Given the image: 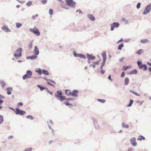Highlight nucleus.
Listing matches in <instances>:
<instances>
[{
	"instance_id": "obj_21",
	"label": "nucleus",
	"mask_w": 151,
	"mask_h": 151,
	"mask_svg": "<svg viewBox=\"0 0 151 151\" xmlns=\"http://www.w3.org/2000/svg\"><path fill=\"white\" fill-rule=\"evenodd\" d=\"M102 57H103V60H106V53L105 52H103L102 53Z\"/></svg>"
},
{
	"instance_id": "obj_58",
	"label": "nucleus",
	"mask_w": 151,
	"mask_h": 151,
	"mask_svg": "<svg viewBox=\"0 0 151 151\" xmlns=\"http://www.w3.org/2000/svg\"><path fill=\"white\" fill-rule=\"evenodd\" d=\"M23 105V104L22 102H20L17 104V105L18 106H22Z\"/></svg>"
},
{
	"instance_id": "obj_16",
	"label": "nucleus",
	"mask_w": 151,
	"mask_h": 151,
	"mask_svg": "<svg viewBox=\"0 0 151 151\" xmlns=\"http://www.w3.org/2000/svg\"><path fill=\"white\" fill-rule=\"evenodd\" d=\"M6 90L7 91V94L8 95H10L12 94V93L11 92V91H12V88L11 87H8L6 88Z\"/></svg>"
},
{
	"instance_id": "obj_38",
	"label": "nucleus",
	"mask_w": 151,
	"mask_h": 151,
	"mask_svg": "<svg viewBox=\"0 0 151 151\" xmlns=\"http://www.w3.org/2000/svg\"><path fill=\"white\" fill-rule=\"evenodd\" d=\"M148 40L147 39H143L140 40V42L143 43H145Z\"/></svg>"
},
{
	"instance_id": "obj_9",
	"label": "nucleus",
	"mask_w": 151,
	"mask_h": 151,
	"mask_svg": "<svg viewBox=\"0 0 151 151\" xmlns=\"http://www.w3.org/2000/svg\"><path fill=\"white\" fill-rule=\"evenodd\" d=\"M62 95V92L61 91L59 90L57 91L56 93L55 94V96L57 97V99H58L59 97Z\"/></svg>"
},
{
	"instance_id": "obj_53",
	"label": "nucleus",
	"mask_w": 151,
	"mask_h": 151,
	"mask_svg": "<svg viewBox=\"0 0 151 151\" xmlns=\"http://www.w3.org/2000/svg\"><path fill=\"white\" fill-rule=\"evenodd\" d=\"M137 63L138 66H139V65H140L141 64H142V62H141L139 61H138L137 62Z\"/></svg>"
},
{
	"instance_id": "obj_39",
	"label": "nucleus",
	"mask_w": 151,
	"mask_h": 151,
	"mask_svg": "<svg viewBox=\"0 0 151 151\" xmlns=\"http://www.w3.org/2000/svg\"><path fill=\"white\" fill-rule=\"evenodd\" d=\"M32 1H29L26 4L28 6H30L32 4Z\"/></svg>"
},
{
	"instance_id": "obj_41",
	"label": "nucleus",
	"mask_w": 151,
	"mask_h": 151,
	"mask_svg": "<svg viewBox=\"0 0 151 151\" xmlns=\"http://www.w3.org/2000/svg\"><path fill=\"white\" fill-rule=\"evenodd\" d=\"M32 149V148H26L23 151H31Z\"/></svg>"
},
{
	"instance_id": "obj_61",
	"label": "nucleus",
	"mask_w": 151,
	"mask_h": 151,
	"mask_svg": "<svg viewBox=\"0 0 151 151\" xmlns=\"http://www.w3.org/2000/svg\"><path fill=\"white\" fill-rule=\"evenodd\" d=\"M123 41V39L122 38H121L120 40H119L118 42H117V43H118L119 42H121Z\"/></svg>"
},
{
	"instance_id": "obj_20",
	"label": "nucleus",
	"mask_w": 151,
	"mask_h": 151,
	"mask_svg": "<svg viewBox=\"0 0 151 151\" xmlns=\"http://www.w3.org/2000/svg\"><path fill=\"white\" fill-rule=\"evenodd\" d=\"M112 24L115 28H117L119 27V24L118 22H114Z\"/></svg>"
},
{
	"instance_id": "obj_6",
	"label": "nucleus",
	"mask_w": 151,
	"mask_h": 151,
	"mask_svg": "<svg viewBox=\"0 0 151 151\" xmlns=\"http://www.w3.org/2000/svg\"><path fill=\"white\" fill-rule=\"evenodd\" d=\"M73 54L75 57H79L81 58L85 59H86V57L84 55L81 53H77L75 51H73Z\"/></svg>"
},
{
	"instance_id": "obj_29",
	"label": "nucleus",
	"mask_w": 151,
	"mask_h": 151,
	"mask_svg": "<svg viewBox=\"0 0 151 151\" xmlns=\"http://www.w3.org/2000/svg\"><path fill=\"white\" fill-rule=\"evenodd\" d=\"M137 73V70L136 69L134 70L129 72L130 74H136Z\"/></svg>"
},
{
	"instance_id": "obj_49",
	"label": "nucleus",
	"mask_w": 151,
	"mask_h": 151,
	"mask_svg": "<svg viewBox=\"0 0 151 151\" xmlns=\"http://www.w3.org/2000/svg\"><path fill=\"white\" fill-rule=\"evenodd\" d=\"M111 31H113L114 30V28L115 27L112 24H111Z\"/></svg>"
},
{
	"instance_id": "obj_13",
	"label": "nucleus",
	"mask_w": 151,
	"mask_h": 151,
	"mask_svg": "<svg viewBox=\"0 0 151 151\" xmlns=\"http://www.w3.org/2000/svg\"><path fill=\"white\" fill-rule=\"evenodd\" d=\"M92 119L93 121V123L95 127V129H99V125H97V122H96L95 119L93 117L92 118Z\"/></svg>"
},
{
	"instance_id": "obj_60",
	"label": "nucleus",
	"mask_w": 151,
	"mask_h": 151,
	"mask_svg": "<svg viewBox=\"0 0 151 151\" xmlns=\"http://www.w3.org/2000/svg\"><path fill=\"white\" fill-rule=\"evenodd\" d=\"M89 66L90 67H93V68H94L95 67V66L93 64H90V65Z\"/></svg>"
},
{
	"instance_id": "obj_3",
	"label": "nucleus",
	"mask_w": 151,
	"mask_h": 151,
	"mask_svg": "<svg viewBox=\"0 0 151 151\" xmlns=\"http://www.w3.org/2000/svg\"><path fill=\"white\" fill-rule=\"evenodd\" d=\"M22 49L21 47L19 48L15 52V53L14 54V56L15 58L17 57H20L22 56Z\"/></svg>"
},
{
	"instance_id": "obj_14",
	"label": "nucleus",
	"mask_w": 151,
	"mask_h": 151,
	"mask_svg": "<svg viewBox=\"0 0 151 151\" xmlns=\"http://www.w3.org/2000/svg\"><path fill=\"white\" fill-rule=\"evenodd\" d=\"M34 55H35L37 56L39 54V51L38 48L37 46L35 47L34 50Z\"/></svg>"
},
{
	"instance_id": "obj_62",
	"label": "nucleus",
	"mask_w": 151,
	"mask_h": 151,
	"mask_svg": "<svg viewBox=\"0 0 151 151\" xmlns=\"http://www.w3.org/2000/svg\"><path fill=\"white\" fill-rule=\"evenodd\" d=\"M49 80L52 83H53L55 84H56V82L53 80H50V79H49Z\"/></svg>"
},
{
	"instance_id": "obj_56",
	"label": "nucleus",
	"mask_w": 151,
	"mask_h": 151,
	"mask_svg": "<svg viewBox=\"0 0 151 151\" xmlns=\"http://www.w3.org/2000/svg\"><path fill=\"white\" fill-rule=\"evenodd\" d=\"M76 12H79V14H82V11L80 9H78L76 11Z\"/></svg>"
},
{
	"instance_id": "obj_55",
	"label": "nucleus",
	"mask_w": 151,
	"mask_h": 151,
	"mask_svg": "<svg viewBox=\"0 0 151 151\" xmlns=\"http://www.w3.org/2000/svg\"><path fill=\"white\" fill-rule=\"evenodd\" d=\"M144 65H142V64H141L140 65H139V68L140 69H142L143 68Z\"/></svg>"
},
{
	"instance_id": "obj_12",
	"label": "nucleus",
	"mask_w": 151,
	"mask_h": 151,
	"mask_svg": "<svg viewBox=\"0 0 151 151\" xmlns=\"http://www.w3.org/2000/svg\"><path fill=\"white\" fill-rule=\"evenodd\" d=\"M130 141L131 144L134 146H136L137 145V143L136 142V139L134 137L131 138L130 139Z\"/></svg>"
},
{
	"instance_id": "obj_36",
	"label": "nucleus",
	"mask_w": 151,
	"mask_h": 151,
	"mask_svg": "<svg viewBox=\"0 0 151 151\" xmlns=\"http://www.w3.org/2000/svg\"><path fill=\"white\" fill-rule=\"evenodd\" d=\"M97 100L100 102H101L102 103H105V101L104 99H97Z\"/></svg>"
},
{
	"instance_id": "obj_25",
	"label": "nucleus",
	"mask_w": 151,
	"mask_h": 151,
	"mask_svg": "<svg viewBox=\"0 0 151 151\" xmlns=\"http://www.w3.org/2000/svg\"><path fill=\"white\" fill-rule=\"evenodd\" d=\"M142 139L145 140V138L144 137L141 135L139 136L137 138L138 140H139L140 141H142Z\"/></svg>"
},
{
	"instance_id": "obj_57",
	"label": "nucleus",
	"mask_w": 151,
	"mask_h": 151,
	"mask_svg": "<svg viewBox=\"0 0 151 151\" xmlns=\"http://www.w3.org/2000/svg\"><path fill=\"white\" fill-rule=\"evenodd\" d=\"M105 70H101L100 71V73H101L102 74H104L105 73Z\"/></svg>"
},
{
	"instance_id": "obj_15",
	"label": "nucleus",
	"mask_w": 151,
	"mask_h": 151,
	"mask_svg": "<svg viewBox=\"0 0 151 151\" xmlns=\"http://www.w3.org/2000/svg\"><path fill=\"white\" fill-rule=\"evenodd\" d=\"M87 17L91 21H94L95 20V18L92 14H88L87 15Z\"/></svg>"
},
{
	"instance_id": "obj_52",
	"label": "nucleus",
	"mask_w": 151,
	"mask_h": 151,
	"mask_svg": "<svg viewBox=\"0 0 151 151\" xmlns=\"http://www.w3.org/2000/svg\"><path fill=\"white\" fill-rule=\"evenodd\" d=\"M124 76H125V73L124 72H123L122 73V74H121V77L123 78L124 77Z\"/></svg>"
},
{
	"instance_id": "obj_34",
	"label": "nucleus",
	"mask_w": 151,
	"mask_h": 151,
	"mask_svg": "<svg viewBox=\"0 0 151 151\" xmlns=\"http://www.w3.org/2000/svg\"><path fill=\"white\" fill-rule=\"evenodd\" d=\"M16 24L17 28H19L22 26V24L19 23H17Z\"/></svg>"
},
{
	"instance_id": "obj_27",
	"label": "nucleus",
	"mask_w": 151,
	"mask_h": 151,
	"mask_svg": "<svg viewBox=\"0 0 151 151\" xmlns=\"http://www.w3.org/2000/svg\"><path fill=\"white\" fill-rule=\"evenodd\" d=\"M122 126L123 128H129V125L128 124H125L122 123Z\"/></svg>"
},
{
	"instance_id": "obj_54",
	"label": "nucleus",
	"mask_w": 151,
	"mask_h": 151,
	"mask_svg": "<svg viewBox=\"0 0 151 151\" xmlns=\"http://www.w3.org/2000/svg\"><path fill=\"white\" fill-rule=\"evenodd\" d=\"M124 57H123L122 58H120L119 59V61L120 62H122L124 60Z\"/></svg>"
},
{
	"instance_id": "obj_59",
	"label": "nucleus",
	"mask_w": 151,
	"mask_h": 151,
	"mask_svg": "<svg viewBox=\"0 0 151 151\" xmlns=\"http://www.w3.org/2000/svg\"><path fill=\"white\" fill-rule=\"evenodd\" d=\"M108 78L109 80H110L111 81H112V79H111V75H109V76H108Z\"/></svg>"
},
{
	"instance_id": "obj_32",
	"label": "nucleus",
	"mask_w": 151,
	"mask_h": 151,
	"mask_svg": "<svg viewBox=\"0 0 151 151\" xmlns=\"http://www.w3.org/2000/svg\"><path fill=\"white\" fill-rule=\"evenodd\" d=\"M4 122L3 116H0V124H2Z\"/></svg>"
},
{
	"instance_id": "obj_31",
	"label": "nucleus",
	"mask_w": 151,
	"mask_h": 151,
	"mask_svg": "<svg viewBox=\"0 0 151 151\" xmlns=\"http://www.w3.org/2000/svg\"><path fill=\"white\" fill-rule=\"evenodd\" d=\"M122 20H123L125 24H128L129 23V21L128 20H127L124 17H122Z\"/></svg>"
},
{
	"instance_id": "obj_44",
	"label": "nucleus",
	"mask_w": 151,
	"mask_h": 151,
	"mask_svg": "<svg viewBox=\"0 0 151 151\" xmlns=\"http://www.w3.org/2000/svg\"><path fill=\"white\" fill-rule=\"evenodd\" d=\"M47 0H42L41 1L43 4H46L47 1Z\"/></svg>"
},
{
	"instance_id": "obj_26",
	"label": "nucleus",
	"mask_w": 151,
	"mask_h": 151,
	"mask_svg": "<svg viewBox=\"0 0 151 151\" xmlns=\"http://www.w3.org/2000/svg\"><path fill=\"white\" fill-rule=\"evenodd\" d=\"M124 44L123 43H122L119 45L118 47V49L121 50L122 49V48L124 47Z\"/></svg>"
},
{
	"instance_id": "obj_30",
	"label": "nucleus",
	"mask_w": 151,
	"mask_h": 151,
	"mask_svg": "<svg viewBox=\"0 0 151 151\" xmlns=\"http://www.w3.org/2000/svg\"><path fill=\"white\" fill-rule=\"evenodd\" d=\"M134 102V101L133 100H132L131 99H130V101H129V103L128 104L127 106L128 107H130L131 106L132 104Z\"/></svg>"
},
{
	"instance_id": "obj_7",
	"label": "nucleus",
	"mask_w": 151,
	"mask_h": 151,
	"mask_svg": "<svg viewBox=\"0 0 151 151\" xmlns=\"http://www.w3.org/2000/svg\"><path fill=\"white\" fill-rule=\"evenodd\" d=\"M30 31L33 33L35 35L37 36H39L40 35V33L39 30L36 27L33 29L30 28L29 29Z\"/></svg>"
},
{
	"instance_id": "obj_4",
	"label": "nucleus",
	"mask_w": 151,
	"mask_h": 151,
	"mask_svg": "<svg viewBox=\"0 0 151 151\" xmlns=\"http://www.w3.org/2000/svg\"><path fill=\"white\" fill-rule=\"evenodd\" d=\"M66 5L75 8L76 6V3L73 0H65Z\"/></svg>"
},
{
	"instance_id": "obj_43",
	"label": "nucleus",
	"mask_w": 151,
	"mask_h": 151,
	"mask_svg": "<svg viewBox=\"0 0 151 151\" xmlns=\"http://www.w3.org/2000/svg\"><path fill=\"white\" fill-rule=\"evenodd\" d=\"M141 5V3H140L139 2L137 3V6H136L137 9H138L140 8Z\"/></svg>"
},
{
	"instance_id": "obj_17",
	"label": "nucleus",
	"mask_w": 151,
	"mask_h": 151,
	"mask_svg": "<svg viewBox=\"0 0 151 151\" xmlns=\"http://www.w3.org/2000/svg\"><path fill=\"white\" fill-rule=\"evenodd\" d=\"M35 71L38 73L39 75H41L42 74V70L40 68H36L35 70Z\"/></svg>"
},
{
	"instance_id": "obj_24",
	"label": "nucleus",
	"mask_w": 151,
	"mask_h": 151,
	"mask_svg": "<svg viewBox=\"0 0 151 151\" xmlns=\"http://www.w3.org/2000/svg\"><path fill=\"white\" fill-rule=\"evenodd\" d=\"M65 97L64 96H61L59 97V99H58V100H60V101H62L63 100H65Z\"/></svg>"
},
{
	"instance_id": "obj_33",
	"label": "nucleus",
	"mask_w": 151,
	"mask_h": 151,
	"mask_svg": "<svg viewBox=\"0 0 151 151\" xmlns=\"http://www.w3.org/2000/svg\"><path fill=\"white\" fill-rule=\"evenodd\" d=\"M33 42V41H32L31 42L29 43L28 47L29 49H31L32 47V43Z\"/></svg>"
},
{
	"instance_id": "obj_35",
	"label": "nucleus",
	"mask_w": 151,
	"mask_h": 151,
	"mask_svg": "<svg viewBox=\"0 0 151 151\" xmlns=\"http://www.w3.org/2000/svg\"><path fill=\"white\" fill-rule=\"evenodd\" d=\"M26 118L27 119H29L31 120H32L34 119L32 116L31 115H28L27 116H26Z\"/></svg>"
},
{
	"instance_id": "obj_46",
	"label": "nucleus",
	"mask_w": 151,
	"mask_h": 151,
	"mask_svg": "<svg viewBox=\"0 0 151 151\" xmlns=\"http://www.w3.org/2000/svg\"><path fill=\"white\" fill-rule=\"evenodd\" d=\"M1 84L2 85V86L3 88H4V86H5L6 84L3 81H2L1 83Z\"/></svg>"
},
{
	"instance_id": "obj_42",
	"label": "nucleus",
	"mask_w": 151,
	"mask_h": 151,
	"mask_svg": "<svg viewBox=\"0 0 151 151\" xmlns=\"http://www.w3.org/2000/svg\"><path fill=\"white\" fill-rule=\"evenodd\" d=\"M130 67V66H124L123 67V69L124 70H126L127 69L129 68Z\"/></svg>"
},
{
	"instance_id": "obj_40",
	"label": "nucleus",
	"mask_w": 151,
	"mask_h": 151,
	"mask_svg": "<svg viewBox=\"0 0 151 151\" xmlns=\"http://www.w3.org/2000/svg\"><path fill=\"white\" fill-rule=\"evenodd\" d=\"M49 13L51 15H52L53 14V10L51 9H49Z\"/></svg>"
},
{
	"instance_id": "obj_10",
	"label": "nucleus",
	"mask_w": 151,
	"mask_h": 151,
	"mask_svg": "<svg viewBox=\"0 0 151 151\" xmlns=\"http://www.w3.org/2000/svg\"><path fill=\"white\" fill-rule=\"evenodd\" d=\"M86 55L88 60H94L96 58L95 56L91 55L88 53H87Z\"/></svg>"
},
{
	"instance_id": "obj_63",
	"label": "nucleus",
	"mask_w": 151,
	"mask_h": 151,
	"mask_svg": "<svg viewBox=\"0 0 151 151\" xmlns=\"http://www.w3.org/2000/svg\"><path fill=\"white\" fill-rule=\"evenodd\" d=\"M134 94H135L137 96H140V95L138 93H137L136 92H135L134 93Z\"/></svg>"
},
{
	"instance_id": "obj_51",
	"label": "nucleus",
	"mask_w": 151,
	"mask_h": 151,
	"mask_svg": "<svg viewBox=\"0 0 151 151\" xmlns=\"http://www.w3.org/2000/svg\"><path fill=\"white\" fill-rule=\"evenodd\" d=\"M99 61H97L96 62H93V63L95 65H98L99 64Z\"/></svg>"
},
{
	"instance_id": "obj_1",
	"label": "nucleus",
	"mask_w": 151,
	"mask_h": 151,
	"mask_svg": "<svg viewBox=\"0 0 151 151\" xmlns=\"http://www.w3.org/2000/svg\"><path fill=\"white\" fill-rule=\"evenodd\" d=\"M68 92H69V94L70 96H72L73 97H77L78 96V91L76 90H73L72 92H70V90H65V94L68 95Z\"/></svg>"
},
{
	"instance_id": "obj_64",
	"label": "nucleus",
	"mask_w": 151,
	"mask_h": 151,
	"mask_svg": "<svg viewBox=\"0 0 151 151\" xmlns=\"http://www.w3.org/2000/svg\"><path fill=\"white\" fill-rule=\"evenodd\" d=\"M13 138V136L12 135H10L8 137V139H12Z\"/></svg>"
},
{
	"instance_id": "obj_23",
	"label": "nucleus",
	"mask_w": 151,
	"mask_h": 151,
	"mask_svg": "<svg viewBox=\"0 0 151 151\" xmlns=\"http://www.w3.org/2000/svg\"><path fill=\"white\" fill-rule=\"evenodd\" d=\"M42 73L45 75H48L49 74L47 70L44 69H43L42 70Z\"/></svg>"
},
{
	"instance_id": "obj_19",
	"label": "nucleus",
	"mask_w": 151,
	"mask_h": 151,
	"mask_svg": "<svg viewBox=\"0 0 151 151\" xmlns=\"http://www.w3.org/2000/svg\"><path fill=\"white\" fill-rule=\"evenodd\" d=\"M37 86L40 89V90L41 91H43L44 89H46L47 90L48 88H45L44 87H42L40 85H37Z\"/></svg>"
},
{
	"instance_id": "obj_48",
	"label": "nucleus",
	"mask_w": 151,
	"mask_h": 151,
	"mask_svg": "<svg viewBox=\"0 0 151 151\" xmlns=\"http://www.w3.org/2000/svg\"><path fill=\"white\" fill-rule=\"evenodd\" d=\"M106 61V60H103V62L101 63V65L102 66H104L105 64Z\"/></svg>"
},
{
	"instance_id": "obj_47",
	"label": "nucleus",
	"mask_w": 151,
	"mask_h": 151,
	"mask_svg": "<svg viewBox=\"0 0 151 151\" xmlns=\"http://www.w3.org/2000/svg\"><path fill=\"white\" fill-rule=\"evenodd\" d=\"M65 100H68V101H73V98H66L65 97Z\"/></svg>"
},
{
	"instance_id": "obj_18",
	"label": "nucleus",
	"mask_w": 151,
	"mask_h": 151,
	"mask_svg": "<svg viewBox=\"0 0 151 151\" xmlns=\"http://www.w3.org/2000/svg\"><path fill=\"white\" fill-rule=\"evenodd\" d=\"M63 104L67 106H68L69 108H71L72 106H73V105L69 103L68 101H67L66 102L64 103Z\"/></svg>"
},
{
	"instance_id": "obj_11",
	"label": "nucleus",
	"mask_w": 151,
	"mask_h": 151,
	"mask_svg": "<svg viewBox=\"0 0 151 151\" xmlns=\"http://www.w3.org/2000/svg\"><path fill=\"white\" fill-rule=\"evenodd\" d=\"M1 29L2 30L6 32H10L11 31V30L9 29L8 28L7 26L6 25H4L2 27Z\"/></svg>"
},
{
	"instance_id": "obj_37",
	"label": "nucleus",
	"mask_w": 151,
	"mask_h": 151,
	"mask_svg": "<svg viewBox=\"0 0 151 151\" xmlns=\"http://www.w3.org/2000/svg\"><path fill=\"white\" fill-rule=\"evenodd\" d=\"M143 52V50L142 49H140L139 50H138L137 52H136V53H137L138 54L140 55Z\"/></svg>"
},
{
	"instance_id": "obj_28",
	"label": "nucleus",
	"mask_w": 151,
	"mask_h": 151,
	"mask_svg": "<svg viewBox=\"0 0 151 151\" xmlns=\"http://www.w3.org/2000/svg\"><path fill=\"white\" fill-rule=\"evenodd\" d=\"M30 59L33 60L37 58V56L35 55L30 56Z\"/></svg>"
},
{
	"instance_id": "obj_2",
	"label": "nucleus",
	"mask_w": 151,
	"mask_h": 151,
	"mask_svg": "<svg viewBox=\"0 0 151 151\" xmlns=\"http://www.w3.org/2000/svg\"><path fill=\"white\" fill-rule=\"evenodd\" d=\"M32 74V73L31 70H28L26 71V74L23 76L22 78L24 80L27 78H31Z\"/></svg>"
},
{
	"instance_id": "obj_22",
	"label": "nucleus",
	"mask_w": 151,
	"mask_h": 151,
	"mask_svg": "<svg viewBox=\"0 0 151 151\" xmlns=\"http://www.w3.org/2000/svg\"><path fill=\"white\" fill-rule=\"evenodd\" d=\"M129 83V79L128 78H125L124 81V83L125 85H128Z\"/></svg>"
},
{
	"instance_id": "obj_45",
	"label": "nucleus",
	"mask_w": 151,
	"mask_h": 151,
	"mask_svg": "<svg viewBox=\"0 0 151 151\" xmlns=\"http://www.w3.org/2000/svg\"><path fill=\"white\" fill-rule=\"evenodd\" d=\"M38 17V14H36L35 15H33L32 17V18L33 19H35L37 17Z\"/></svg>"
},
{
	"instance_id": "obj_8",
	"label": "nucleus",
	"mask_w": 151,
	"mask_h": 151,
	"mask_svg": "<svg viewBox=\"0 0 151 151\" xmlns=\"http://www.w3.org/2000/svg\"><path fill=\"white\" fill-rule=\"evenodd\" d=\"M15 113L16 114H19L22 116L24 115L26 113L25 111L21 110L18 108L15 109Z\"/></svg>"
},
{
	"instance_id": "obj_50",
	"label": "nucleus",
	"mask_w": 151,
	"mask_h": 151,
	"mask_svg": "<svg viewBox=\"0 0 151 151\" xmlns=\"http://www.w3.org/2000/svg\"><path fill=\"white\" fill-rule=\"evenodd\" d=\"M144 67L143 68H144V70H146L147 69V66L146 64H144Z\"/></svg>"
},
{
	"instance_id": "obj_5",
	"label": "nucleus",
	"mask_w": 151,
	"mask_h": 151,
	"mask_svg": "<svg viewBox=\"0 0 151 151\" xmlns=\"http://www.w3.org/2000/svg\"><path fill=\"white\" fill-rule=\"evenodd\" d=\"M151 9V4H149L147 5L143 12V14H146L149 13Z\"/></svg>"
}]
</instances>
